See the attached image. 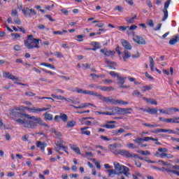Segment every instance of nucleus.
<instances>
[{"label": "nucleus", "instance_id": "obj_1", "mask_svg": "<svg viewBox=\"0 0 179 179\" xmlns=\"http://www.w3.org/2000/svg\"><path fill=\"white\" fill-rule=\"evenodd\" d=\"M9 111L10 115L15 117V118H27L28 120H27V128H36L38 124L41 125V127H47V128H50V126L45 122H43L41 117H36L34 116L30 117L29 115L24 113L23 112H17L20 111V108L16 106H15L14 108L9 109Z\"/></svg>", "mask_w": 179, "mask_h": 179}, {"label": "nucleus", "instance_id": "obj_2", "mask_svg": "<svg viewBox=\"0 0 179 179\" xmlns=\"http://www.w3.org/2000/svg\"><path fill=\"white\" fill-rule=\"evenodd\" d=\"M115 170L116 172H117V176H121V174H124L126 177H128L129 176V168L120 164V163L115 162L113 163Z\"/></svg>", "mask_w": 179, "mask_h": 179}, {"label": "nucleus", "instance_id": "obj_3", "mask_svg": "<svg viewBox=\"0 0 179 179\" xmlns=\"http://www.w3.org/2000/svg\"><path fill=\"white\" fill-rule=\"evenodd\" d=\"M83 94H90V96H94L95 97H98L99 99V100H102L105 103L108 102L109 96H103V95H101L97 92H92V91H89V90H83Z\"/></svg>", "mask_w": 179, "mask_h": 179}, {"label": "nucleus", "instance_id": "obj_4", "mask_svg": "<svg viewBox=\"0 0 179 179\" xmlns=\"http://www.w3.org/2000/svg\"><path fill=\"white\" fill-rule=\"evenodd\" d=\"M108 103H110V104H122L123 106H125L127 104H129V102L125 101H120V100H115L114 99H112L111 96H109L108 99Z\"/></svg>", "mask_w": 179, "mask_h": 179}, {"label": "nucleus", "instance_id": "obj_5", "mask_svg": "<svg viewBox=\"0 0 179 179\" xmlns=\"http://www.w3.org/2000/svg\"><path fill=\"white\" fill-rule=\"evenodd\" d=\"M124 83H125V78L117 76V85H120L118 89H128L129 87V86L124 85Z\"/></svg>", "mask_w": 179, "mask_h": 179}, {"label": "nucleus", "instance_id": "obj_6", "mask_svg": "<svg viewBox=\"0 0 179 179\" xmlns=\"http://www.w3.org/2000/svg\"><path fill=\"white\" fill-rule=\"evenodd\" d=\"M133 40L135 41V43H137V44H140L141 45H145L146 44L145 39L138 36H134Z\"/></svg>", "mask_w": 179, "mask_h": 179}, {"label": "nucleus", "instance_id": "obj_7", "mask_svg": "<svg viewBox=\"0 0 179 179\" xmlns=\"http://www.w3.org/2000/svg\"><path fill=\"white\" fill-rule=\"evenodd\" d=\"M117 155H120L121 156H124V157L131 158L132 157V153L129 152L128 150H120L117 152Z\"/></svg>", "mask_w": 179, "mask_h": 179}, {"label": "nucleus", "instance_id": "obj_8", "mask_svg": "<svg viewBox=\"0 0 179 179\" xmlns=\"http://www.w3.org/2000/svg\"><path fill=\"white\" fill-rule=\"evenodd\" d=\"M122 46L124 47V50H132V45H131V43L128 42V41L123 39L121 41Z\"/></svg>", "mask_w": 179, "mask_h": 179}, {"label": "nucleus", "instance_id": "obj_9", "mask_svg": "<svg viewBox=\"0 0 179 179\" xmlns=\"http://www.w3.org/2000/svg\"><path fill=\"white\" fill-rule=\"evenodd\" d=\"M24 45L28 48V50H33V48H40L38 44L36 43V45H33L31 43H29L28 41H24Z\"/></svg>", "mask_w": 179, "mask_h": 179}, {"label": "nucleus", "instance_id": "obj_10", "mask_svg": "<svg viewBox=\"0 0 179 179\" xmlns=\"http://www.w3.org/2000/svg\"><path fill=\"white\" fill-rule=\"evenodd\" d=\"M36 146L41 149V152H44V149L47 148V143L45 142H41V141H37L36 142Z\"/></svg>", "mask_w": 179, "mask_h": 179}, {"label": "nucleus", "instance_id": "obj_11", "mask_svg": "<svg viewBox=\"0 0 179 179\" xmlns=\"http://www.w3.org/2000/svg\"><path fill=\"white\" fill-rule=\"evenodd\" d=\"M3 76L4 78H7V79H10L11 80H17V78H16L15 76L10 74V73L8 72L3 73Z\"/></svg>", "mask_w": 179, "mask_h": 179}, {"label": "nucleus", "instance_id": "obj_12", "mask_svg": "<svg viewBox=\"0 0 179 179\" xmlns=\"http://www.w3.org/2000/svg\"><path fill=\"white\" fill-rule=\"evenodd\" d=\"M24 118L25 117L22 118V119H17V120H15V122H17L20 125H24V127L25 128H27V124H27V120H26V119H24Z\"/></svg>", "mask_w": 179, "mask_h": 179}, {"label": "nucleus", "instance_id": "obj_13", "mask_svg": "<svg viewBox=\"0 0 179 179\" xmlns=\"http://www.w3.org/2000/svg\"><path fill=\"white\" fill-rule=\"evenodd\" d=\"M70 148L76 153L77 155H80V148L79 147L76 146V145H69Z\"/></svg>", "mask_w": 179, "mask_h": 179}, {"label": "nucleus", "instance_id": "obj_14", "mask_svg": "<svg viewBox=\"0 0 179 179\" xmlns=\"http://www.w3.org/2000/svg\"><path fill=\"white\" fill-rule=\"evenodd\" d=\"M143 100H145L146 103H150V104L157 106V101L153 99H148L146 97L143 98Z\"/></svg>", "mask_w": 179, "mask_h": 179}, {"label": "nucleus", "instance_id": "obj_15", "mask_svg": "<svg viewBox=\"0 0 179 179\" xmlns=\"http://www.w3.org/2000/svg\"><path fill=\"white\" fill-rule=\"evenodd\" d=\"M178 41H179V36L176 35V36H175V38H173L169 41V44H170V45H174V44H177V43H178Z\"/></svg>", "mask_w": 179, "mask_h": 179}, {"label": "nucleus", "instance_id": "obj_16", "mask_svg": "<svg viewBox=\"0 0 179 179\" xmlns=\"http://www.w3.org/2000/svg\"><path fill=\"white\" fill-rule=\"evenodd\" d=\"M179 117H173V118L168 119V123L179 124Z\"/></svg>", "mask_w": 179, "mask_h": 179}, {"label": "nucleus", "instance_id": "obj_17", "mask_svg": "<svg viewBox=\"0 0 179 179\" xmlns=\"http://www.w3.org/2000/svg\"><path fill=\"white\" fill-rule=\"evenodd\" d=\"M88 106H89V103H82L79 106H76L74 105H70V107H73V108H76L77 110L79 108H86V107H88Z\"/></svg>", "mask_w": 179, "mask_h": 179}, {"label": "nucleus", "instance_id": "obj_18", "mask_svg": "<svg viewBox=\"0 0 179 179\" xmlns=\"http://www.w3.org/2000/svg\"><path fill=\"white\" fill-rule=\"evenodd\" d=\"M26 110H28V111H30L31 113H38L40 111V108L33 107V108H29V107H24Z\"/></svg>", "mask_w": 179, "mask_h": 179}, {"label": "nucleus", "instance_id": "obj_19", "mask_svg": "<svg viewBox=\"0 0 179 179\" xmlns=\"http://www.w3.org/2000/svg\"><path fill=\"white\" fill-rule=\"evenodd\" d=\"M157 111H159V109L156 108L148 109L147 113H148V114L157 115Z\"/></svg>", "mask_w": 179, "mask_h": 179}, {"label": "nucleus", "instance_id": "obj_20", "mask_svg": "<svg viewBox=\"0 0 179 179\" xmlns=\"http://www.w3.org/2000/svg\"><path fill=\"white\" fill-rule=\"evenodd\" d=\"M124 55L123 56V60L124 61V62H127V59L131 58V53L127 50H124Z\"/></svg>", "mask_w": 179, "mask_h": 179}, {"label": "nucleus", "instance_id": "obj_21", "mask_svg": "<svg viewBox=\"0 0 179 179\" xmlns=\"http://www.w3.org/2000/svg\"><path fill=\"white\" fill-rule=\"evenodd\" d=\"M149 58L150 70L152 71V72H153V71H155V61L153 60V57H152L151 56H150Z\"/></svg>", "mask_w": 179, "mask_h": 179}, {"label": "nucleus", "instance_id": "obj_22", "mask_svg": "<svg viewBox=\"0 0 179 179\" xmlns=\"http://www.w3.org/2000/svg\"><path fill=\"white\" fill-rule=\"evenodd\" d=\"M71 92H77V93H81L83 94V89L79 88V87H70Z\"/></svg>", "mask_w": 179, "mask_h": 179}, {"label": "nucleus", "instance_id": "obj_23", "mask_svg": "<svg viewBox=\"0 0 179 179\" xmlns=\"http://www.w3.org/2000/svg\"><path fill=\"white\" fill-rule=\"evenodd\" d=\"M125 129L120 128L118 130H115L113 134L114 135H116V136H118V135H121V134H124Z\"/></svg>", "mask_w": 179, "mask_h": 179}, {"label": "nucleus", "instance_id": "obj_24", "mask_svg": "<svg viewBox=\"0 0 179 179\" xmlns=\"http://www.w3.org/2000/svg\"><path fill=\"white\" fill-rule=\"evenodd\" d=\"M90 45H92L94 48H96L97 50H100V48H101V45H100V43L99 42H92L90 43Z\"/></svg>", "mask_w": 179, "mask_h": 179}, {"label": "nucleus", "instance_id": "obj_25", "mask_svg": "<svg viewBox=\"0 0 179 179\" xmlns=\"http://www.w3.org/2000/svg\"><path fill=\"white\" fill-rule=\"evenodd\" d=\"M162 169H164L165 171H167V173H173V174H176L179 177V172L178 171H177L176 170H172V169H170L164 168V167H163Z\"/></svg>", "mask_w": 179, "mask_h": 179}, {"label": "nucleus", "instance_id": "obj_26", "mask_svg": "<svg viewBox=\"0 0 179 179\" xmlns=\"http://www.w3.org/2000/svg\"><path fill=\"white\" fill-rule=\"evenodd\" d=\"M57 148H59V149H62L63 150H65V149H68V147H65L62 144H61V142L59 141H57L55 143Z\"/></svg>", "mask_w": 179, "mask_h": 179}, {"label": "nucleus", "instance_id": "obj_27", "mask_svg": "<svg viewBox=\"0 0 179 179\" xmlns=\"http://www.w3.org/2000/svg\"><path fill=\"white\" fill-rule=\"evenodd\" d=\"M22 13L25 16H29V17H31V13H30V9L29 8H27L26 10L23 9Z\"/></svg>", "mask_w": 179, "mask_h": 179}, {"label": "nucleus", "instance_id": "obj_28", "mask_svg": "<svg viewBox=\"0 0 179 179\" xmlns=\"http://www.w3.org/2000/svg\"><path fill=\"white\" fill-rule=\"evenodd\" d=\"M101 127L102 128H107L108 129H113L115 128V125L108 124H102V125H101Z\"/></svg>", "mask_w": 179, "mask_h": 179}, {"label": "nucleus", "instance_id": "obj_29", "mask_svg": "<svg viewBox=\"0 0 179 179\" xmlns=\"http://www.w3.org/2000/svg\"><path fill=\"white\" fill-rule=\"evenodd\" d=\"M60 119L62 120L64 122H66L68 121V115L65 113H60Z\"/></svg>", "mask_w": 179, "mask_h": 179}, {"label": "nucleus", "instance_id": "obj_30", "mask_svg": "<svg viewBox=\"0 0 179 179\" xmlns=\"http://www.w3.org/2000/svg\"><path fill=\"white\" fill-rule=\"evenodd\" d=\"M113 90H114L113 87H106V86L102 87V92H113Z\"/></svg>", "mask_w": 179, "mask_h": 179}, {"label": "nucleus", "instance_id": "obj_31", "mask_svg": "<svg viewBox=\"0 0 179 179\" xmlns=\"http://www.w3.org/2000/svg\"><path fill=\"white\" fill-rule=\"evenodd\" d=\"M114 55H115V51L106 50V57H111L113 58Z\"/></svg>", "mask_w": 179, "mask_h": 179}, {"label": "nucleus", "instance_id": "obj_32", "mask_svg": "<svg viewBox=\"0 0 179 179\" xmlns=\"http://www.w3.org/2000/svg\"><path fill=\"white\" fill-rule=\"evenodd\" d=\"M118 110H120V107L115 106L113 108L112 111L110 112L111 114H113L112 115H117L118 114Z\"/></svg>", "mask_w": 179, "mask_h": 179}, {"label": "nucleus", "instance_id": "obj_33", "mask_svg": "<svg viewBox=\"0 0 179 179\" xmlns=\"http://www.w3.org/2000/svg\"><path fill=\"white\" fill-rule=\"evenodd\" d=\"M76 125V122L75 121H69L67 122L66 127L67 128H73Z\"/></svg>", "mask_w": 179, "mask_h": 179}, {"label": "nucleus", "instance_id": "obj_34", "mask_svg": "<svg viewBox=\"0 0 179 179\" xmlns=\"http://www.w3.org/2000/svg\"><path fill=\"white\" fill-rule=\"evenodd\" d=\"M162 12H164V17L162 18V22H164L167 20V18L169 17V11L167 10H163Z\"/></svg>", "mask_w": 179, "mask_h": 179}, {"label": "nucleus", "instance_id": "obj_35", "mask_svg": "<svg viewBox=\"0 0 179 179\" xmlns=\"http://www.w3.org/2000/svg\"><path fill=\"white\" fill-rule=\"evenodd\" d=\"M44 117H45V120H48V121L52 120V115L50 114L48 112H46L44 114Z\"/></svg>", "mask_w": 179, "mask_h": 179}, {"label": "nucleus", "instance_id": "obj_36", "mask_svg": "<svg viewBox=\"0 0 179 179\" xmlns=\"http://www.w3.org/2000/svg\"><path fill=\"white\" fill-rule=\"evenodd\" d=\"M125 20L128 24H132L135 23V20H134L132 17H126Z\"/></svg>", "mask_w": 179, "mask_h": 179}, {"label": "nucleus", "instance_id": "obj_37", "mask_svg": "<svg viewBox=\"0 0 179 179\" xmlns=\"http://www.w3.org/2000/svg\"><path fill=\"white\" fill-rule=\"evenodd\" d=\"M51 132L55 134V135H56V136H58L59 138H61V136H62V134H61L60 131H56L55 129H52Z\"/></svg>", "mask_w": 179, "mask_h": 179}, {"label": "nucleus", "instance_id": "obj_38", "mask_svg": "<svg viewBox=\"0 0 179 179\" xmlns=\"http://www.w3.org/2000/svg\"><path fill=\"white\" fill-rule=\"evenodd\" d=\"M143 125L144 127H149L150 128H155L156 127H160V125L157 124H148V123H143Z\"/></svg>", "mask_w": 179, "mask_h": 179}, {"label": "nucleus", "instance_id": "obj_39", "mask_svg": "<svg viewBox=\"0 0 179 179\" xmlns=\"http://www.w3.org/2000/svg\"><path fill=\"white\" fill-rule=\"evenodd\" d=\"M105 62H106V64H107V65H110V66L113 65L114 66H117V62H111V61L106 59Z\"/></svg>", "mask_w": 179, "mask_h": 179}, {"label": "nucleus", "instance_id": "obj_40", "mask_svg": "<svg viewBox=\"0 0 179 179\" xmlns=\"http://www.w3.org/2000/svg\"><path fill=\"white\" fill-rule=\"evenodd\" d=\"M64 33H68V31L63 29L62 31H54L53 34H59L60 36H62Z\"/></svg>", "mask_w": 179, "mask_h": 179}, {"label": "nucleus", "instance_id": "obj_41", "mask_svg": "<svg viewBox=\"0 0 179 179\" xmlns=\"http://www.w3.org/2000/svg\"><path fill=\"white\" fill-rule=\"evenodd\" d=\"M64 99H65V101H67L68 103H72L73 104H80V103L78 101H73L69 98Z\"/></svg>", "mask_w": 179, "mask_h": 179}, {"label": "nucleus", "instance_id": "obj_42", "mask_svg": "<svg viewBox=\"0 0 179 179\" xmlns=\"http://www.w3.org/2000/svg\"><path fill=\"white\" fill-rule=\"evenodd\" d=\"M129 111H132L131 108H123V115H125V114H131Z\"/></svg>", "mask_w": 179, "mask_h": 179}, {"label": "nucleus", "instance_id": "obj_43", "mask_svg": "<svg viewBox=\"0 0 179 179\" xmlns=\"http://www.w3.org/2000/svg\"><path fill=\"white\" fill-rule=\"evenodd\" d=\"M138 153H141L143 156H149V155H150V152H149L148 150H145V151L139 150Z\"/></svg>", "mask_w": 179, "mask_h": 179}, {"label": "nucleus", "instance_id": "obj_44", "mask_svg": "<svg viewBox=\"0 0 179 179\" xmlns=\"http://www.w3.org/2000/svg\"><path fill=\"white\" fill-rule=\"evenodd\" d=\"M159 113H161V114H166L167 115H171V113L169 111V108L166 109V110H163V109H159Z\"/></svg>", "mask_w": 179, "mask_h": 179}, {"label": "nucleus", "instance_id": "obj_45", "mask_svg": "<svg viewBox=\"0 0 179 179\" xmlns=\"http://www.w3.org/2000/svg\"><path fill=\"white\" fill-rule=\"evenodd\" d=\"M147 24L150 27H155V24H153V20H147Z\"/></svg>", "mask_w": 179, "mask_h": 179}, {"label": "nucleus", "instance_id": "obj_46", "mask_svg": "<svg viewBox=\"0 0 179 179\" xmlns=\"http://www.w3.org/2000/svg\"><path fill=\"white\" fill-rule=\"evenodd\" d=\"M173 111H174V113H177L179 111V109L177 108H169V112L171 113V115L173 114Z\"/></svg>", "mask_w": 179, "mask_h": 179}, {"label": "nucleus", "instance_id": "obj_47", "mask_svg": "<svg viewBox=\"0 0 179 179\" xmlns=\"http://www.w3.org/2000/svg\"><path fill=\"white\" fill-rule=\"evenodd\" d=\"M85 157L88 159H90V157H94L93 153L90 152H85Z\"/></svg>", "mask_w": 179, "mask_h": 179}, {"label": "nucleus", "instance_id": "obj_48", "mask_svg": "<svg viewBox=\"0 0 179 179\" xmlns=\"http://www.w3.org/2000/svg\"><path fill=\"white\" fill-rule=\"evenodd\" d=\"M76 37V38H78V41L82 42V41H83V38L85 37V34H83V35H77Z\"/></svg>", "mask_w": 179, "mask_h": 179}, {"label": "nucleus", "instance_id": "obj_49", "mask_svg": "<svg viewBox=\"0 0 179 179\" xmlns=\"http://www.w3.org/2000/svg\"><path fill=\"white\" fill-rule=\"evenodd\" d=\"M109 75H110V76H113V78H118V73H115V71H110L109 72Z\"/></svg>", "mask_w": 179, "mask_h": 179}, {"label": "nucleus", "instance_id": "obj_50", "mask_svg": "<svg viewBox=\"0 0 179 179\" xmlns=\"http://www.w3.org/2000/svg\"><path fill=\"white\" fill-rule=\"evenodd\" d=\"M129 26L127 27H117L118 30H120L121 31H125L127 30V29H129Z\"/></svg>", "mask_w": 179, "mask_h": 179}, {"label": "nucleus", "instance_id": "obj_51", "mask_svg": "<svg viewBox=\"0 0 179 179\" xmlns=\"http://www.w3.org/2000/svg\"><path fill=\"white\" fill-rule=\"evenodd\" d=\"M81 134L83 135H87V136H90V131L89 130H81Z\"/></svg>", "mask_w": 179, "mask_h": 179}, {"label": "nucleus", "instance_id": "obj_52", "mask_svg": "<svg viewBox=\"0 0 179 179\" xmlns=\"http://www.w3.org/2000/svg\"><path fill=\"white\" fill-rule=\"evenodd\" d=\"M55 55L57 57V58H64V55H62V53H61V52H55Z\"/></svg>", "mask_w": 179, "mask_h": 179}, {"label": "nucleus", "instance_id": "obj_53", "mask_svg": "<svg viewBox=\"0 0 179 179\" xmlns=\"http://www.w3.org/2000/svg\"><path fill=\"white\" fill-rule=\"evenodd\" d=\"M13 20L15 24H22V22L19 17H15Z\"/></svg>", "mask_w": 179, "mask_h": 179}, {"label": "nucleus", "instance_id": "obj_54", "mask_svg": "<svg viewBox=\"0 0 179 179\" xmlns=\"http://www.w3.org/2000/svg\"><path fill=\"white\" fill-rule=\"evenodd\" d=\"M158 152H161L162 153H167V152H169V150H167L166 148H158Z\"/></svg>", "mask_w": 179, "mask_h": 179}, {"label": "nucleus", "instance_id": "obj_55", "mask_svg": "<svg viewBox=\"0 0 179 179\" xmlns=\"http://www.w3.org/2000/svg\"><path fill=\"white\" fill-rule=\"evenodd\" d=\"M10 36L12 37H15L14 40H16V38H20V35L18 33L11 34Z\"/></svg>", "mask_w": 179, "mask_h": 179}, {"label": "nucleus", "instance_id": "obj_56", "mask_svg": "<svg viewBox=\"0 0 179 179\" xmlns=\"http://www.w3.org/2000/svg\"><path fill=\"white\" fill-rule=\"evenodd\" d=\"M144 90H143V92H146V90H152V86L150 85H145L143 86Z\"/></svg>", "mask_w": 179, "mask_h": 179}, {"label": "nucleus", "instance_id": "obj_57", "mask_svg": "<svg viewBox=\"0 0 179 179\" xmlns=\"http://www.w3.org/2000/svg\"><path fill=\"white\" fill-rule=\"evenodd\" d=\"M25 96H29V97H34V96H36V94L31 92H28L25 93Z\"/></svg>", "mask_w": 179, "mask_h": 179}, {"label": "nucleus", "instance_id": "obj_58", "mask_svg": "<svg viewBox=\"0 0 179 179\" xmlns=\"http://www.w3.org/2000/svg\"><path fill=\"white\" fill-rule=\"evenodd\" d=\"M169 6H170L169 1H166L164 6V10H167V9H169Z\"/></svg>", "mask_w": 179, "mask_h": 179}, {"label": "nucleus", "instance_id": "obj_59", "mask_svg": "<svg viewBox=\"0 0 179 179\" xmlns=\"http://www.w3.org/2000/svg\"><path fill=\"white\" fill-rule=\"evenodd\" d=\"M132 95H133V96H143L142 94H141V92H140L139 91H138V90H134V91L133 92Z\"/></svg>", "mask_w": 179, "mask_h": 179}, {"label": "nucleus", "instance_id": "obj_60", "mask_svg": "<svg viewBox=\"0 0 179 179\" xmlns=\"http://www.w3.org/2000/svg\"><path fill=\"white\" fill-rule=\"evenodd\" d=\"M90 76L92 78V80H94L95 78H100V76L96 75V73H91Z\"/></svg>", "mask_w": 179, "mask_h": 179}, {"label": "nucleus", "instance_id": "obj_61", "mask_svg": "<svg viewBox=\"0 0 179 179\" xmlns=\"http://www.w3.org/2000/svg\"><path fill=\"white\" fill-rule=\"evenodd\" d=\"M143 138H137L135 140H134V141L136 143H141V142H143Z\"/></svg>", "mask_w": 179, "mask_h": 179}, {"label": "nucleus", "instance_id": "obj_62", "mask_svg": "<svg viewBox=\"0 0 179 179\" xmlns=\"http://www.w3.org/2000/svg\"><path fill=\"white\" fill-rule=\"evenodd\" d=\"M45 17L48 19L50 22H55V20L52 19V17H51L50 15H45Z\"/></svg>", "mask_w": 179, "mask_h": 179}, {"label": "nucleus", "instance_id": "obj_63", "mask_svg": "<svg viewBox=\"0 0 179 179\" xmlns=\"http://www.w3.org/2000/svg\"><path fill=\"white\" fill-rule=\"evenodd\" d=\"M108 172L110 173V174H115V175L118 174L117 171H115V170L114 169H108Z\"/></svg>", "mask_w": 179, "mask_h": 179}, {"label": "nucleus", "instance_id": "obj_64", "mask_svg": "<svg viewBox=\"0 0 179 179\" xmlns=\"http://www.w3.org/2000/svg\"><path fill=\"white\" fill-rule=\"evenodd\" d=\"M13 50L15 51H20V45H15L13 48Z\"/></svg>", "mask_w": 179, "mask_h": 179}]
</instances>
